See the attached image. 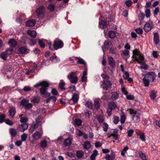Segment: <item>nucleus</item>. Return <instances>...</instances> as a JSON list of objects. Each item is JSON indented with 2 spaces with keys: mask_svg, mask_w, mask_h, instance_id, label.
<instances>
[{
  "mask_svg": "<svg viewBox=\"0 0 160 160\" xmlns=\"http://www.w3.org/2000/svg\"><path fill=\"white\" fill-rule=\"evenodd\" d=\"M49 86V83L46 81H43L42 82H39L37 83L34 86V88H37L40 86L41 87L39 89L40 92L43 97H49L50 94L47 92V90L48 87Z\"/></svg>",
  "mask_w": 160,
  "mask_h": 160,
  "instance_id": "1",
  "label": "nucleus"
},
{
  "mask_svg": "<svg viewBox=\"0 0 160 160\" xmlns=\"http://www.w3.org/2000/svg\"><path fill=\"white\" fill-rule=\"evenodd\" d=\"M67 77L71 83L76 84L77 83L78 78L76 75V72H70Z\"/></svg>",
  "mask_w": 160,
  "mask_h": 160,
  "instance_id": "2",
  "label": "nucleus"
},
{
  "mask_svg": "<svg viewBox=\"0 0 160 160\" xmlns=\"http://www.w3.org/2000/svg\"><path fill=\"white\" fill-rule=\"evenodd\" d=\"M144 77L149 80L150 82H152L155 79L157 75L153 72H150L146 74Z\"/></svg>",
  "mask_w": 160,
  "mask_h": 160,
  "instance_id": "3",
  "label": "nucleus"
},
{
  "mask_svg": "<svg viewBox=\"0 0 160 160\" xmlns=\"http://www.w3.org/2000/svg\"><path fill=\"white\" fill-rule=\"evenodd\" d=\"M63 45V43L60 40L56 39L53 42V47L55 50L62 48Z\"/></svg>",
  "mask_w": 160,
  "mask_h": 160,
  "instance_id": "4",
  "label": "nucleus"
},
{
  "mask_svg": "<svg viewBox=\"0 0 160 160\" xmlns=\"http://www.w3.org/2000/svg\"><path fill=\"white\" fill-rule=\"evenodd\" d=\"M44 9L43 6H41L37 9L36 13L37 15L39 18H42L44 16Z\"/></svg>",
  "mask_w": 160,
  "mask_h": 160,
  "instance_id": "5",
  "label": "nucleus"
},
{
  "mask_svg": "<svg viewBox=\"0 0 160 160\" xmlns=\"http://www.w3.org/2000/svg\"><path fill=\"white\" fill-rule=\"evenodd\" d=\"M79 99V96L78 94L74 93L72 98L69 101V103L73 105L77 102Z\"/></svg>",
  "mask_w": 160,
  "mask_h": 160,
  "instance_id": "6",
  "label": "nucleus"
},
{
  "mask_svg": "<svg viewBox=\"0 0 160 160\" xmlns=\"http://www.w3.org/2000/svg\"><path fill=\"white\" fill-rule=\"evenodd\" d=\"M103 84V85L102 86V88L105 91H107L110 88L112 85L111 82L108 80L104 81Z\"/></svg>",
  "mask_w": 160,
  "mask_h": 160,
  "instance_id": "7",
  "label": "nucleus"
},
{
  "mask_svg": "<svg viewBox=\"0 0 160 160\" xmlns=\"http://www.w3.org/2000/svg\"><path fill=\"white\" fill-rule=\"evenodd\" d=\"M29 49L27 47L22 46L20 47L18 49L19 53L22 54H26L28 53Z\"/></svg>",
  "mask_w": 160,
  "mask_h": 160,
  "instance_id": "8",
  "label": "nucleus"
},
{
  "mask_svg": "<svg viewBox=\"0 0 160 160\" xmlns=\"http://www.w3.org/2000/svg\"><path fill=\"white\" fill-rule=\"evenodd\" d=\"M42 133V129L40 131H36L33 134L32 137L34 140H39L41 138Z\"/></svg>",
  "mask_w": 160,
  "mask_h": 160,
  "instance_id": "9",
  "label": "nucleus"
},
{
  "mask_svg": "<svg viewBox=\"0 0 160 160\" xmlns=\"http://www.w3.org/2000/svg\"><path fill=\"white\" fill-rule=\"evenodd\" d=\"M28 127V125L26 123H22L19 125L18 128V131L21 132H24L27 129Z\"/></svg>",
  "mask_w": 160,
  "mask_h": 160,
  "instance_id": "10",
  "label": "nucleus"
},
{
  "mask_svg": "<svg viewBox=\"0 0 160 160\" xmlns=\"http://www.w3.org/2000/svg\"><path fill=\"white\" fill-rule=\"evenodd\" d=\"M112 47V44L111 41L108 40H105L104 43V46L102 47L103 50V47L106 49H109Z\"/></svg>",
  "mask_w": 160,
  "mask_h": 160,
  "instance_id": "11",
  "label": "nucleus"
},
{
  "mask_svg": "<svg viewBox=\"0 0 160 160\" xmlns=\"http://www.w3.org/2000/svg\"><path fill=\"white\" fill-rule=\"evenodd\" d=\"M99 26L100 28L103 29H107L108 28L107 22L102 20H99Z\"/></svg>",
  "mask_w": 160,
  "mask_h": 160,
  "instance_id": "12",
  "label": "nucleus"
},
{
  "mask_svg": "<svg viewBox=\"0 0 160 160\" xmlns=\"http://www.w3.org/2000/svg\"><path fill=\"white\" fill-rule=\"evenodd\" d=\"M157 91L155 90H151L150 92L149 96L152 100H154L157 97Z\"/></svg>",
  "mask_w": 160,
  "mask_h": 160,
  "instance_id": "13",
  "label": "nucleus"
},
{
  "mask_svg": "<svg viewBox=\"0 0 160 160\" xmlns=\"http://www.w3.org/2000/svg\"><path fill=\"white\" fill-rule=\"evenodd\" d=\"M9 116L12 118H14L16 113V108L14 107H11L9 111Z\"/></svg>",
  "mask_w": 160,
  "mask_h": 160,
  "instance_id": "14",
  "label": "nucleus"
},
{
  "mask_svg": "<svg viewBox=\"0 0 160 160\" xmlns=\"http://www.w3.org/2000/svg\"><path fill=\"white\" fill-rule=\"evenodd\" d=\"M36 23L35 19H32L28 21L26 23V26L27 27H33Z\"/></svg>",
  "mask_w": 160,
  "mask_h": 160,
  "instance_id": "15",
  "label": "nucleus"
},
{
  "mask_svg": "<svg viewBox=\"0 0 160 160\" xmlns=\"http://www.w3.org/2000/svg\"><path fill=\"white\" fill-rule=\"evenodd\" d=\"M108 62L109 64L112 68H114L115 65V62L112 57H108Z\"/></svg>",
  "mask_w": 160,
  "mask_h": 160,
  "instance_id": "16",
  "label": "nucleus"
},
{
  "mask_svg": "<svg viewBox=\"0 0 160 160\" xmlns=\"http://www.w3.org/2000/svg\"><path fill=\"white\" fill-rule=\"evenodd\" d=\"M159 35L157 32H155L153 35V42L154 43L157 45L159 42Z\"/></svg>",
  "mask_w": 160,
  "mask_h": 160,
  "instance_id": "17",
  "label": "nucleus"
},
{
  "mask_svg": "<svg viewBox=\"0 0 160 160\" xmlns=\"http://www.w3.org/2000/svg\"><path fill=\"white\" fill-rule=\"evenodd\" d=\"M133 55L132 57V58H134V59H136L137 60V57L140 54L141 52L138 49H136L134 50L133 52Z\"/></svg>",
  "mask_w": 160,
  "mask_h": 160,
  "instance_id": "18",
  "label": "nucleus"
},
{
  "mask_svg": "<svg viewBox=\"0 0 160 160\" xmlns=\"http://www.w3.org/2000/svg\"><path fill=\"white\" fill-rule=\"evenodd\" d=\"M40 99L38 97L35 96L31 98V102L35 105H37L40 102Z\"/></svg>",
  "mask_w": 160,
  "mask_h": 160,
  "instance_id": "19",
  "label": "nucleus"
},
{
  "mask_svg": "<svg viewBox=\"0 0 160 160\" xmlns=\"http://www.w3.org/2000/svg\"><path fill=\"white\" fill-rule=\"evenodd\" d=\"M116 104L113 101L110 102L108 104V108L111 111L115 109L116 108Z\"/></svg>",
  "mask_w": 160,
  "mask_h": 160,
  "instance_id": "20",
  "label": "nucleus"
},
{
  "mask_svg": "<svg viewBox=\"0 0 160 160\" xmlns=\"http://www.w3.org/2000/svg\"><path fill=\"white\" fill-rule=\"evenodd\" d=\"M76 156L78 159H80L83 157L84 153L82 150H78L76 152Z\"/></svg>",
  "mask_w": 160,
  "mask_h": 160,
  "instance_id": "21",
  "label": "nucleus"
},
{
  "mask_svg": "<svg viewBox=\"0 0 160 160\" xmlns=\"http://www.w3.org/2000/svg\"><path fill=\"white\" fill-rule=\"evenodd\" d=\"M9 132L12 138L15 137L17 134V131L14 128H10Z\"/></svg>",
  "mask_w": 160,
  "mask_h": 160,
  "instance_id": "22",
  "label": "nucleus"
},
{
  "mask_svg": "<svg viewBox=\"0 0 160 160\" xmlns=\"http://www.w3.org/2000/svg\"><path fill=\"white\" fill-rule=\"evenodd\" d=\"M108 36L110 38L114 39L116 36V32L113 31H110L108 32Z\"/></svg>",
  "mask_w": 160,
  "mask_h": 160,
  "instance_id": "23",
  "label": "nucleus"
},
{
  "mask_svg": "<svg viewBox=\"0 0 160 160\" xmlns=\"http://www.w3.org/2000/svg\"><path fill=\"white\" fill-rule=\"evenodd\" d=\"M72 143V142L71 139L69 138L65 139L64 142V144L65 147L70 146Z\"/></svg>",
  "mask_w": 160,
  "mask_h": 160,
  "instance_id": "24",
  "label": "nucleus"
},
{
  "mask_svg": "<svg viewBox=\"0 0 160 160\" xmlns=\"http://www.w3.org/2000/svg\"><path fill=\"white\" fill-rule=\"evenodd\" d=\"M82 121L79 118L76 119L74 121V125L78 127L81 126L82 124Z\"/></svg>",
  "mask_w": 160,
  "mask_h": 160,
  "instance_id": "25",
  "label": "nucleus"
},
{
  "mask_svg": "<svg viewBox=\"0 0 160 160\" xmlns=\"http://www.w3.org/2000/svg\"><path fill=\"white\" fill-rule=\"evenodd\" d=\"M145 32H148L150 31L151 29V27L150 24L147 23L144 26L143 28Z\"/></svg>",
  "mask_w": 160,
  "mask_h": 160,
  "instance_id": "26",
  "label": "nucleus"
},
{
  "mask_svg": "<svg viewBox=\"0 0 160 160\" xmlns=\"http://www.w3.org/2000/svg\"><path fill=\"white\" fill-rule=\"evenodd\" d=\"M27 33L28 34L33 38H35L37 35L36 32L34 31L28 30Z\"/></svg>",
  "mask_w": 160,
  "mask_h": 160,
  "instance_id": "27",
  "label": "nucleus"
},
{
  "mask_svg": "<svg viewBox=\"0 0 160 160\" xmlns=\"http://www.w3.org/2000/svg\"><path fill=\"white\" fill-rule=\"evenodd\" d=\"M8 43L12 47H15L17 44V42L14 39H11L8 41Z\"/></svg>",
  "mask_w": 160,
  "mask_h": 160,
  "instance_id": "28",
  "label": "nucleus"
},
{
  "mask_svg": "<svg viewBox=\"0 0 160 160\" xmlns=\"http://www.w3.org/2000/svg\"><path fill=\"white\" fill-rule=\"evenodd\" d=\"M119 97L118 93L116 92H113L112 93L111 98L113 100H116Z\"/></svg>",
  "mask_w": 160,
  "mask_h": 160,
  "instance_id": "29",
  "label": "nucleus"
},
{
  "mask_svg": "<svg viewBox=\"0 0 160 160\" xmlns=\"http://www.w3.org/2000/svg\"><path fill=\"white\" fill-rule=\"evenodd\" d=\"M75 58L76 59L78 60V61L77 62V63L78 64H81L84 65H85L86 64L85 62L82 58L78 57H75Z\"/></svg>",
  "mask_w": 160,
  "mask_h": 160,
  "instance_id": "30",
  "label": "nucleus"
},
{
  "mask_svg": "<svg viewBox=\"0 0 160 160\" xmlns=\"http://www.w3.org/2000/svg\"><path fill=\"white\" fill-rule=\"evenodd\" d=\"M91 147L90 143L88 141H86L84 143L83 147L85 149H88L90 148Z\"/></svg>",
  "mask_w": 160,
  "mask_h": 160,
  "instance_id": "31",
  "label": "nucleus"
},
{
  "mask_svg": "<svg viewBox=\"0 0 160 160\" xmlns=\"http://www.w3.org/2000/svg\"><path fill=\"white\" fill-rule=\"evenodd\" d=\"M47 141L46 140H42L40 143V146L43 148H45L47 146Z\"/></svg>",
  "mask_w": 160,
  "mask_h": 160,
  "instance_id": "32",
  "label": "nucleus"
},
{
  "mask_svg": "<svg viewBox=\"0 0 160 160\" xmlns=\"http://www.w3.org/2000/svg\"><path fill=\"white\" fill-rule=\"evenodd\" d=\"M142 81L144 84L145 86L148 87L149 85L150 81L149 80L147 79L146 78H144L142 79Z\"/></svg>",
  "mask_w": 160,
  "mask_h": 160,
  "instance_id": "33",
  "label": "nucleus"
},
{
  "mask_svg": "<svg viewBox=\"0 0 160 160\" xmlns=\"http://www.w3.org/2000/svg\"><path fill=\"white\" fill-rule=\"evenodd\" d=\"M94 106L95 109L98 110L100 107V104L99 101L95 100L94 101Z\"/></svg>",
  "mask_w": 160,
  "mask_h": 160,
  "instance_id": "34",
  "label": "nucleus"
},
{
  "mask_svg": "<svg viewBox=\"0 0 160 160\" xmlns=\"http://www.w3.org/2000/svg\"><path fill=\"white\" fill-rule=\"evenodd\" d=\"M138 136H139V138L143 142H144L146 141V139L145 136V134L143 133H138L137 134Z\"/></svg>",
  "mask_w": 160,
  "mask_h": 160,
  "instance_id": "35",
  "label": "nucleus"
},
{
  "mask_svg": "<svg viewBox=\"0 0 160 160\" xmlns=\"http://www.w3.org/2000/svg\"><path fill=\"white\" fill-rule=\"evenodd\" d=\"M29 102V101L28 100H27L25 99H22L20 102V105H22V106L25 107V106L27 105V104Z\"/></svg>",
  "mask_w": 160,
  "mask_h": 160,
  "instance_id": "36",
  "label": "nucleus"
},
{
  "mask_svg": "<svg viewBox=\"0 0 160 160\" xmlns=\"http://www.w3.org/2000/svg\"><path fill=\"white\" fill-rule=\"evenodd\" d=\"M8 56L6 52H3L1 53V58L4 61H6L7 60V58Z\"/></svg>",
  "mask_w": 160,
  "mask_h": 160,
  "instance_id": "37",
  "label": "nucleus"
},
{
  "mask_svg": "<svg viewBox=\"0 0 160 160\" xmlns=\"http://www.w3.org/2000/svg\"><path fill=\"white\" fill-rule=\"evenodd\" d=\"M6 115L5 114H2L0 115V123H2L5 121Z\"/></svg>",
  "mask_w": 160,
  "mask_h": 160,
  "instance_id": "38",
  "label": "nucleus"
},
{
  "mask_svg": "<svg viewBox=\"0 0 160 160\" xmlns=\"http://www.w3.org/2000/svg\"><path fill=\"white\" fill-rule=\"evenodd\" d=\"M38 44L42 48H44L45 47V44L42 40L38 39Z\"/></svg>",
  "mask_w": 160,
  "mask_h": 160,
  "instance_id": "39",
  "label": "nucleus"
},
{
  "mask_svg": "<svg viewBox=\"0 0 160 160\" xmlns=\"http://www.w3.org/2000/svg\"><path fill=\"white\" fill-rule=\"evenodd\" d=\"M48 8L50 12H52L54 10L55 5L53 4H50L48 5Z\"/></svg>",
  "mask_w": 160,
  "mask_h": 160,
  "instance_id": "40",
  "label": "nucleus"
},
{
  "mask_svg": "<svg viewBox=\"0 0 160 160\" xmlns=\"http://www.w3.org/2000/svg\"><path fill=\"white\" fill-rule=\"evenodd\" d=\"M126 119V116L124 114H123L121 116L120 122L122 124L124 123Z\"/></svg>",
  "mask_w": 160,
  "mask_h": 160,
  "instance_id": "41",
  "label": "nucleus"
},
{
  "mask_svg": "<svg viewBox=\"0 0 160 160\" xmlns=\"http://www.w3.org/2000/svg\"><path fill=\"white\" fill-rule=\"evenodd\" d=\"M65 85V82H61L59 84V86L60 89L64 90L65 89V88L64 87Z\"/></svg>",
  "mask_w": 160,
  "mask_h": 160,
  "instance_id": "42",
  "label": "nucleus"
},
{
  "mask_svg": "<svg viewBox=\"0 0 160 160\" xmlns=\"http://www.w3.org/2000/svg\"><path fill=\"white\" fill-rule=\"evenodd\" d=\"M125 3L127 7L129 8L132 6V2L131 0H127L125 1Z\"/></svg>",
  "mask_w": 160,
  "mask_h": 160,
  "instance_id": "43",
  "label": "nucleus"
},
{
  "mask_svg": "<svg viewBox=\"0 0 160 160\" xmlns=\"http://www.w3.org/2000/svg\"><path fill=\"white\" fill-rule=\"evenodd\" d=\"M28 135L27 134L23 133L22 135L21 136V141L22 142H24L26 140L27 138Z\"/></svg>",
  "mask_w": 160,
  "mask_h": 160,
  "instance_id": "44",
  "label": "nucleus"
},
{
  "mask_svg": "<svg viewBox=\"0 0 160 160\" xmlns=\"http://www.w3.org/2000/svg\"><path fill=\"white\" fill-rule=\"evenodd\" d=\"M138 17L139 21L143 20L145 17V15L142 12H140L138 15Z\"/></svg>",
  "mask_w": 160,
  "mask_h": 160,
  "instance_id": "45",
  "label": "nucleus"
},
{
  "mask_svg": "<svg viewBox=\"0 0 160 160\" xmlns=\"http://www.w3.org/2000/svg\"><path fill=\"white\" fill-rule=\"evenodd\" d=\"M4 122L6 124L11 126H12L13 124V123L9 119H5Z\"/></svg>",
  "mask_w": 160,
  "mask_h": 160,
  "instance_id": "46",
  "label": "nucleus"
},
{
  "mask_svg": "<svg viewBox=\"0 0 160 160\" xmlns=\"http://www.w3.org/2000/svg\"><path fill=\"white\" fill-rule=\"evenodd\" d=\"M13 51V49H12L9 48L8 49H7L5 52H6L8 56H9V55L12 54Z\"/></svg>",
  "mask_w": 160,
  "mask_h": 160,
  "instance_id": "47",
  "label": "nucleus"
},
{
  "mask_svg": "<svg viewBox=\"0 0 160 160\" xmlns=\"http://www.w3.org/2000/svg\"><path fill=\"white\" fill-rule=\"evenodd\" d=\"M128 147L126 146L124 147L123 149L122 150L121 152V154L122 156H125V153L128 150Z\"/></svg>",
  "mask_w": 160,
  "mask_h": 160,
  "instance_id": "48",
  "label": "nucleus"
},
{
  "mask_svg": "<svg viewBox=\"0 0 160 160\" xmlns=\"http://www.w3.org/2000/svg\"><path fill=\"white\" fill-rule=\"evenodd\" d=\"M137 60L136 59H135V60L137 61L138 62V60H140L141 61L142 60H144V58L142 54H140L137 57Z\"/></svg>",
  "mask_w": 160,
  "mask_h": 160,
  "instance_id": "49",
  "label": "nucleus"
},
{
  "mask_svg": "<svg viewBox=\"0 0 160 160\" xmlns=\"http://www.w3.org/2000/svg\"><path fill=\"white\" fill-rule=\"evenodd\" d=\"M108 127V124L106 122H104L103 123V126L102 127L103 130L105 132H107Z\"/></svg>",
  "mask_w": 160,
  "mask_h": 160,
  "instance_id": "50",
  "label": "nucleus"
},
{
  "mask_svg": "<svg viewBox=\"0 0 160 160\" xmlns=\"http://www.w3.org/2000/svg\"><path fill=\"white\" fill-rule=\"evenodd\" d=\"M68 92L75 91L76 90V87L74 85L70 86L68 87Z\"/></svg>",
  "mask_w": 160,
  "mask_h": 160,
  "instance_id": "51",
  "label": "nucleus"
},
{
  "mask_svg": "<svg viewBox=\"0 0 160 160\" xmlns=\"http://www.w3.org/2000/svg\"><path fill=\"white\" fill-rule=\"evenodd\" d=\"M28 121V119L27 118H23L21 117L20 118V121L21 123H26Z\"/></svg>",
  "mask_w": 160,
  "mask_h": 160,
  "instance_id": "52",
  "label": "nucleus"
},
{
  "mask_svg": "<svg viewBox=\"0 0 160 160\" xmlns=\"http://www.w3.org/2000/svg\"><path fill=\"white\" fill-rule=\"evenodd\" d=\"M134 132V131L132 129H129L127 131L128 136L129 137H131Z\"/></svg>",
  "mask_w": 160,
  "mask_h": 160,
  "instance_id": "53",
  "label": "nucleus"
},
{
  "mask_svg": "<svg viewBox=\"0 0 160 160\" xmlns=\"http://www.w3.org/2000/svg\"><path fill=\"white\" fill-rule=\"evenodd\" d=\"M129 76V74L127 71H125L124 72V75L123 76L124 79H127L128 78Z\"/></svg>",
  "mask_w": 160,
  "mask_h": 160,
  "instance_id": "54",
  "label": "nucleus"
},
{
  "mask_svg": "<svg viewBox=\"0 0 160 160\" xmlns=\"http://www.w3.org/2000/svg\"><path fill=\"white\" fill-rule=\"evenodd\" d=\"M32 105L30 103H29V102L27 104V105L25 106L24 107L25 109L26 110H28L31 108H32Z\"/></svg>",
  "mask_w": 160,
  "mask_h": 160,
  "instance_id": "55",
  "label": "nucleus"
},
{
  "mask_svg": "<svg viewBox=\"0 0 160 160\" xmlns=\"http://www.w3.org/2000/svg\"><path fill=\"white\" fill-rule=\"evenodd\" d=\"M145 13L146 14V17L147 18H149L150 17V11L149 9H146L145 11Z\"/></svg>",
  "mask_w": 160,
  "mask_h": 160,
  "instance_id": "56",
  "label": "nucleus"
},
{
  "mask_svg": "<svg viewBox=\"0 0 160 160\" xmlns=\"http://www.w3.org/2000/svg\"><path fill=\"white\" fill-rule=\"evenodd\" d=\"M113 122L115 124H117L119 121V118L118 117L114 116Z\"/></svg>",
  "mask_w": 160,
  "mask_h": 160,
  "instance_id": "57",
  "label": "nucleus"
},
{
  "mask_svg": "<svg viewBox=\"0 0 160 160\" xmlns=\"http://www.w3.org/2000/svg\"><path fill=\"white\" fill-rule=\"evenodd\" d=\"M97 120L99 123H102L104 121V119L102 115H99L98 118Z\"/></svg>",
  "mask_w": 160,
  "mask_h": 160,
  "instance_id": "58",
  "label": "nucleus"
},
{
  "mask_svg": "<svg viewBox=\"0 0 160 160\" xmlns=\"http://www.w3.org/2000/svg\"><path fill=\"white\" fill-rule=\"evenodd\" d=\"M135 31L139 34H142L143 32L142 29L141 28H136L135 30Z\"/></svg>",
  "mask_w": 160,
  "mask_h": 160,
  "instance_id": "59",
  "label": "nucleus"
},
{
  "mask_svg": "<svg viewBox=\"0 0 160 160\" xmlns=\"http://www.w3.org/2000/svg\"><path fill=\"white\" fill-rule=\"evenodd\" d=\"M51 92L52 94L54 95H58V93L57 90L54 88H52Z\"/></svg>",
  "mask_w": 160,
  "mask_h": 160,
  "instance_id": "60",
  "label": "nucleus"
},
{
  "mask_svg": "<svg viewBox=\"0 0 160 160\" xmlns=\"http://www.w3.org/2000/svg\"><path fill=\"white\" fill-rule=\"evenodd\" d=\"M92 113L91 112L88 110H87L85 112H84L85 115L88 118H89V116L92 115Z\"/></svg>",
  "mask_w": 160,
  "mask_h": 160,
  "instance_id": "61",
  "label": "nucleus"
},
{
  "mask_svg": "<svg viewBox=\"0 0 160 160\" xmlns=\"http://www.w3.org/2000/svg\"><path fill=\"white\" fill-rule=\"evenodd\" d=\"M36 40L34 39H32L30 40L29 44L30 46L34 45L36 43Z\"/></svg>",
  "mask_w": 160,
  "mask_h": 160,
  "instance_id": "62",
  "label": "nucleus"
},
{
  "mask_svg": "<svg viewBox=\"0 0 160 160\" xmlns=\"http://www.w3.org/2000/svg\"><path fill=\"white\" fill-rule=\"evenodd\" d=\"M127 98L129 100H133L134 99V97L132 95H127Z\"/></svg>",
  "mask_w": 160,
  "mask_h": 160,
  "instance_id": "63",
  "label": "nucleus"
},
{
  "mask_svg": "<svg viewBox=\"0 0 160 160\" xmlns=\"http://www.w3.org/2000/svg\"><path fill=\"white\" fill-rule=\"evenodd\" d=\"M123 54L125 56L129 55V51L128 50L124 49L122 52Z\"/></svg>",
  "mask_w": 160,
  "mask_h": 160,
  "instance_id": "64",
  "label": "nucleus"
}]
</instances>
